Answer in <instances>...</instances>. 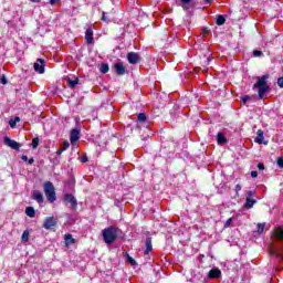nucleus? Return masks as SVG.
I'll use <instances>...</instances> for the list:
<instances>
[{
    "mask_svg": "<svg viewBox=\"0 0 283 283\" xmlns=\"http://www.w3.org/2000/svg\"><path fill=\"white\" fill-rule=\"evenodd\" d=\"M231 222H233L232 218L227 219V221L224 223V229H229V227H231Z\"/></svg>",
    "mask_w": 283,
    "mask_h": 283,
    "instance_id": "obj_35",
    "label": "nucleus"
},
{
    "mask_svg": "<svg viewBox=\"0 0 283 283\" xmlns=\"http://www.w3.org/2000/svg\"><path fill=\"white\" fill-rule=\"evenodd\" d=\"M209 34V28L205 27L202 29V36H207Z\"/></svg>",
    "mask_w": 283,
    "mask_h": 283,
    "instance_id": "obj_38",
    "label": "nucleus"
},
{
    "mask_svg": "<svg viewBox=\"0 0 283 283\" xmlns=\"http://www.w3.org/2000/svg\"><path fill=\"white\" fill-rule=\"evenodd\" d=\"M253 56H255V57L262 56V51H260V50H254V51H253Z\"/></svg>",
    "mask_w": 283,
    "mask_h": 283,
    "instance_id": "obj_37",
    "label": "nucleus"
},
{
    "mask_svg": "<svg viewBox=\"0 0 283 283\" xmlns=\"http://www.w3.org/2000/svg\"><path fill=\"white\" fill-rule=\"evenodd\" d=\"M101 72H102V74H107V72H109V65L105 64V63L102 64Z\"/></svg>",
    "mask_w": 283,
    "mask_h": 283,
    "instance_id": "obj_28",
    "label": "nucleus"
},
{
    "mask_svg": "<svg viewBox=\"0 0 283 283\" xmlns=\"http://www.w3.org/2000/svg\"><path fill=\"white\" fill-rule=\"evenodd\" d=\"M43 187L49 202H56V190L54 189V184L46 181L44 182Z\"/></svg>",
    "mask_w": 283,
    "mask_h": 283,
    "instance_id": "obj_3",
    "label": "nucleus"
},
{
    "mask_svg": "<svg viewBox=\"0 0 283 283\" xmlns=\"http://www.w3.org/2000/svg\"><path fill=\"white\" fill-rule=\"evenodd\" d=\"M269 253L270 255L276 258V260L283 262V245L277 248L276 250H273V248L269 247Z\"/></svg>",
    "mask_w": 283,
    "mask_h": 283,
    "instance_id": "obj_9",
    "label": "nucleus"
},
{
    "mask_svg": "<svg viewBox=\"0 0 283 283\" xmlns=\"http://www.w3.org/2000/svg\"><path fill=\"white\" fill-rule=\"evenodd\" d=\"M151 235H147L146 237V241H145V248L146 250L144 251V255H149V253H151V251H154V245L151 244Z\"/></svg>",
    "mask_w": 283,
    "mask_h": 283,
    "instance_id": "obj_13",
    "label": "nucleus"
},
{
    "mask_svg": "<svg viewBox=\"0 0 283 283\" xmlns=\"http://www.w3.org/2000/svg\"><path fill=\"white\" fill-rule=\"evenodd\" d=\"M0 83H1L2 85H8V78H6L4 75H2V76L0 77Z\"/></svg>",
    "mask_w": 283,
    "mask_h": 283,
    "instance_id": "obj_36",
    "label": "nucleus"
},
{
    "mask_svg": "<svg viewBox=\"0 0 283 283\" xmlns=\"http://www.w3.org/2000/svg\"><path fill=\"white\" fill-rule=\"evenodd\" d=\"M32 200H36L39 205L43 203V193H41L39 190L33 191Z\"/></svg>",
    "mask_w": 283,
    "mask_h": 283,
    "instance_id": "obj_17",
    "label": "nucleus"
},
{
    "mask_svg": "<svg viewBox=\"0 0 283 283\" xmlns=\"http://www.w3.org/2000/svg\"><path fill=\"white\" fill-rule=\"evenodd\" d=\"M272 238L276 240V242H283V228H274L272 231Z\"/></svg>",
    "mask_w": 283,
    "mask_h": 283,
    "instance_id": "obj_11",
    "label": "nucleus"
},
{
    "mask_svg": "<svg viewBox=\"0 0 283 283\" xmlns=\"http://www.w3.org/2000/svg\"><path fill=\"white\" fill-rule=\"evenodd\" d=\"M9 125H10V128H11V129H14V127H17V124H15L14 119H11V120L9 122Z\"/></svg>",
    "mask_w": 283,
    "mask_h": 283,
    "instance_id": "obj_41",
    "label": "nucleus"
},
{
    "mask_svg": "<svg viewBox=\"0 0 283 283\" xmlns=\"http://www.w3.org/2000/svg\"><path fill=\"white\" fill-rule=\"evenodd\" d=\"M205 62H208V65H209V63H211V59L206 57Z\"/></svg>",
    "mask_w": 283,
    "mask_h": 283,
    "instance_id": "obj_53",
    "label": "nucleus"
},
{
    "mask_svg": "<svg viewBox=\"0 0 283 283\" xmlns=\"http://www.w3.org/2000/svg\"><path fill=\"white\" fill-rule=\"evenodd\" d=\"M69 148H70V142L64 140L63 144L61 145V149L65 151Z\"/></svg>",
    "mask_w": 283,
    "mask_h": 283,
    "instance_id": "obj_31",
    "label": "nucleus"
},
{
    "mask_svg": "<svg viewBox=\"0 0 283 283\" xmlns=\"http://www.w3.org/2000/svg\"><path fill=\"white\" fill-rule=\"evenodd\" d=\"M251 176H252L253 178H258V171L252 170V171H251Z\"/></svg>",
    "mask_w": 283,
    "mask_h": 283,
    "instance_id": "obj_44",
    "label": "nucleus"
},
{
    "mask_svg": "<svg viewBox=\"0 0 283 283\" xmlns=\"http://www.w3.org/2000/svg\"><path fill=\"white\" fill-rule=\"evenodd\" d=\"M258 200L245 198L244 209H253V205H256Z\"/></svg>",
    "mask_w": 283,
    "mask_h": 283,
    "instance_id": "obj_20",
    "label": "nucleus"
},
{
    "mask_svg": "<svg viewBox=\"0 0 283 283\" xmlns=\"http://www.w3.org/2000/svg\"><path fill=\"white\" fill-rule=\"evenodd\" d=\"M64 202L65 205H70V208L73 209V211H76L78 209V201L76 200V197L72 193L64 195Z\"/></svg>",
    "mask_w": 283,
    "mask_h": 283,
    "instance_id": "obj_4",
    "label": "nucleus"
},
{
    "mask_svg": "<svg viewBox=\"0 0 283 283\" xmlns=\"http://www.w3.org/2000/svg\"><path fill=\"white\" fill-rule=\"evenodd\" d=\"M102 238L105 244H114V242H116V239L118 238V229L113 226L105 228L102 231Z\"/></svg>",
    "mask_w": 283,
    "mask_h": 283,
    "instance_id": "obj_2",
    "label": "nucleus"
},
{
    "mask_svg": "<svg viewBox=\"0 0 283 283\" xmlns=\"http://www.w3.org/2000/svg\"><path fill=\"white\" fill-rule=\"evenodd\" d=\"M255 143H258V145H262L264 143V130L259 129L256 132Z\"/></svg>",
    "mask_w": 283,
    "mask_h": 283,
    "instance_id": "obj_18",
    "label": "nucleus"
},
{
    "mask_svg": "<svg viewBox=\"0 0 283 283\" xmlns=\"http://www.w3.org/2000/svg\"><path fill=\"white\" fill-rule=\"evenodd\" d=\"M277 85L281 87V90H283V77L277 78Z\"/></svg>",
    "mask_w": 283,
    "mask_h": 283,
    "instance_id": "obj_39",
    "label": "nucleus"
},
{
    "mask_svg": "<svg viewBox=\"0 0 283 283\" xmlns=\"http://www.w3.org/2000/svg\"><path fill=\"white\" fill-rule=\"evenodd\" d=\"M32 3H41V0H31Z\"/></svg>",
    "mask_w": 283,
    "mask_h": 283,
    "instance_id": "obj_52",
    "label": "nucleus"
},
{
    "mask_svg": "<svg viewBox=\"0 0 283 283\" xmlns=\"http://www.w3.org/2000/svg\"><path fill=\"white\" fill-rule=\"evenodd\" d=\"M57 221L54 219V217H46L43 222V229H46V231H50V229H54L56 227Z\"/></svg>",
    "mask_w": 283,
    "mask_h": 283,
    "instance_id": "obj_8",
    "label": "nucleus"
},
{
    "mask_svg": "<svg viewBox=\"0 0 283 283\" xmlns=\"http://www.w3.org/2000/svg\"><path fill=\"white\" fill-rule=\"evenodd\" d=\"M115 74L117 76H125V74H127V67L125 66V64H123V62H118L115 64Z\"/></svg>",
    "mask_w": 283,
    "mask_h": 283,
    "instance_id": "obj_10",
    "label": "nucleus"
},
{
    "mask_svg": "<svg viewBox=\"0 0 283 283\" xmlns=\"http://www.w3.org/2000/svg\"><path fill=\"white\" fill-rule=\"evenodd\" d=\"M21 159L23 160V163H28V155H22Z\"/></svg>",
    "mask_w": 283,
    "mask_h": 283,
    "instance_id": "obj_46",
    "label": "nucleus"
},
{
    "mask_svg": "<svg viewBox=\"0 0 283 283\" xmlns=\"http://www.w3.org/2000/svg\"><path fill=\"white\" fill-rule=\"evenodd\" d=\"M3 144L7 146V147H10L11 149H15V151H19V149H21V144L18 143L17 140L14 139H11L10 137L6 136L3 138Z\"/></svg>",
    "mask_w": 283,
    "mask_h": 283,
    "instance_id": "obj_6",
    "label": "nucleus"
},
{
    "mask_svg": "<svg viewBox=\"0 0 283 283\" xmlns=\"http://www.w3.org/2000/svg\"><path fill=\"white\" fill-rule=\"evenodd\" d=\"M269 78H271V75L269 74L258 76L256 83L253 85V90H259L260 101L264 99V94L271 90V86H269Z\"/></svg>",
    "mask_w": 283,
    "mask_h": 283,
    "instance_id": "obj_1",
    "label": "nucleus"
},
{
    "mask_svg": "<svg viewBox=\"0 0 283 283\" xmlns=\"http://www.w3.org/2000/svg\"><path fill=\"white\" fill-rule=\"evenodd\" d=\"M264 227H266V223H258L256 233H264Z\"/></svg>",
    "mask_w": 283,
    "mask_h": 283,
    "instance_id": "obj_26",
    "label": "nucleus"
},
{
    "mask_svg": "<svg viewBox=\"0 0 283 283\" xmlns=\"http://www.w3.org/2000/svg\"><path fill=\"white\" fill-rule=\"evenodd\" d=\"M81 134V130L74 128L71 130L70 140L71 144L74 145L75 143H78V136Z\"/></svg>",
    "mask_w": 283,
    "mask_h": 283,
    "instance_id": "obj_15",
    "label": "nucleus"
},
{
    "mask_svg": "<svg viewBox=\"0 0 283 283\" xmlns=\"http://www.w3.org/2000/svg\"><path fill=\"white\" fill-rule=\"evenodd\" d=\"M39 143H40L39 137H34V138L32 139V148H33V149H36V147H39Z\"/></svg>",
    "mask_w": 283,
    "mask_h": 283,
    "instance_id": "obj_29",
    "label": "nucleus"
},
{
    "mask_svg": "<svg viewBox=\"0 0 283 283\" xmlns=\"http://www.w3.org/2000/svg\"><path fill=\"white\" fill-rule=\"evenodd\" d=\"M216 23H217V25H224V23H227V18H224V15L220 14L217 17Z\"/></svg>",
    "mask_w": 283,
    "mask_h": 283,
    "instance_id": "obj_23",
    "label": "nucleus"
},
{
    "mask_svg": "<svg viewBox=\"0 0 283 283\" xmlns=\"http://www.w3.org/2000/svg\"><path fill=\"white\" fill-rule=\"evenodd\" d=\"M276 165H277V167H280V169H283V158L282 157L277 158Z\"/></svg>",
    "mask_w": 283,
    "mask_h": 283,
    "instance_id": "obj_34",
    "label": "nucleus"
},
{
    "mask_svg": "<svg viewBox=\"0 0 283 283\" xmlns=\"http://www.w3.org/2000/svg\"><path fill=\"white\" fill-rule=\"evenodd\" d=\"M147 120V115L145 113H139L137 115V123H145Z\"/></svg>",
    "mask_w": 283,
    "mask_h": 283,
    "instance_id": "obj_24",
    "label": "nucleus"
},
{
    "mask_svg": "<svg viewBox=\"0 0 283 283\" xmlns=\"http://www.w3.org/2000/svg\"><path fill=\"white\" fill-rule=\"evenodd\" d=\"M234 191H235L237 196H240V191H242V185L238 184L234 188Z\"/></svg>",
    "mask_w": 283,
    "mask_h": 283,
    "instance_id": "obj_33",
    "label": "nucleus"
},
{
    "mask_svg": "<svg viewBox=\"0 0 283 283\" xmlns=\"http://www.w3.org/2000/svg\"><path fill=\"white\" fill-rule=\"evenodd\" d=\"M222 276V271L220 269H212L208 273V279L209 280H218Z\"/></svg>",
    "mask_w": 283,
    "mask_h": 283,
    "instance_id": "obj_14",
    "label": "nucleus"
},
{
    "mask_svg": "<svg viewBox=\"0 0 283 283\" xmlns=\"http://www.w3.org/2000/svg\"><path fill=\"white\" fill-rule=\"evenodd\" d=\"M258 169H259V171H264V164L259 163L258 164Z\"/></svg>",
    "mask_w": 283,
    "mask_h": 283,
    "instance_id": "obj_42",
    "label": "nucleus"
},
{
    "mask_svg": "<svg viewBox=\"0 0 283 283\" xmlns=\"http://www.w3.org/2000/svg\"><path fill=\"white\" fill-rule=\"evenodd\" d=\"M67 83H69L70 87H72V90H74V87H76V85H78V83H81V80L78 77H75L74 80L69 77Z\"/></svg>",
    "mask_w": 283,
    "mask_h": 283,
    "instance_id": "obj_21",
    "label": "nucleus"
},
{
    "mask_svg": "<svg viewBox=\"0 0 283 283\" xmlns=\"http://www.w3.org/2000/svg\"><path fill=\"white\" fill-rule=\"evenodd\" d=\"M63 151H65L63 148L56 150V156H61V154H63Z\"/></svg>",
    "mask_w": 283,
    "mask_h": 283,
    "instance_id": "obj_45",
    "label": "nucleus"
},
{
    "mask_svg": "<svg viewBox=\"0 0 283 283\" xmlns=\"http://www.w3.org/2000/svg\"><path fill=\"white\" fill-rule=\"evenodd\" d=\"M217 143L218 145H227L228 140L227 137L224 136V133H218Z\"/></svg>",
    "mask_w": 283,
    "mask_h": 283,
    "instance_id": "obj_19",
    "label": "nucleus"
},
{
    "mask_svg": "<svg viewBox=\"0 0 283 283\" xmlns=\"http://www.w3.org/2000/svg\"><path fill=\"white\" fill-rule=\"evenodd\" d=\"M61 0H50L51 6H54V3L59 2Z\"/></svg>",
    "mask_w": 283,
    "mask_h": 283,
    "instance_id": "obj_51",
    "label": "nucleus"
},
{
    "mask_svg": "<svg viewBox=\"0 0 283 283\" xmlns=\"http://www.w3.org/2000/svg\"><path fill=\"white\" fill-rule=\"evenodd\" d=\"M248 101H251V96L244 95V96L242 97V102H243L244 104H247Z\"/></svg>",
    "mask_w": 283,
    "mask_h": 283,
    "instance_id": "obj_40",
    "label": "nucleus"
},
{
    "mask_svg": "<svg viewBox=\"0 0 283 283\" xmlns=\"http://www.w3.org/2000/svg\"><path fill=\"white\" fill-rule=\"evenodd\" d=\"M245 198H249V199L255 198V191L254 190H248Z\"/></svg>",
    "mask_w": 283,
    "mask_h": 283,
    "instance_id": "obj_30",
    "label": "nucleus"
},
{
    "mask_svg": "<svg viewBox=\"0 0 283 283\" xmlns=\"http://www.w3.org/2000/svg\"><path fill=\"white\" fill-rule=\"evenodd\" d=\"M64 244L65 247H70V244H76V239L71 233H66L64 235Z\"/></svg>",
    "mask_w": 283,
    "mask_h": 283,
    "instance_id": "obj_16",
    "label": "nucleus"
},
{
    "mask_svg": "<svg viewBox=\"0 0 283 283\" xmlns=\"http://www.w3.org/2000/svg\"><path fill=\"white\" fill-rule=\"evenodd\" d=\"M25 213L29 218H34L36 216V210H34V207H27Z\"/></svg>",
    "mask_w": 283,
    "mask_h": 283,
    "instance_id": "obj_22",
    "label": "nucleus"
},
{
    "mask_svg": "<svg viewBox=\"0 0 283 283\" xmlns=\"http://www.w3.org/2000/svg\"><path fill=\"white\" fill-rule=\"evenodd\" d=\"M13 122H14L15 124H17V123H21V117L15 116L14 119H13Z\"/></svg>",
    "mask_w": 283,
    "mask_h": 283,
    "instance_id": "obj_43",
    "label": "nucleus"
},
{
    "mask_svg": "<svg viewBox=\"0 0 283 283\" xmlns=\"http://www.w3.org/2000/svg\"><path fill=\"white\" fill-rule=\"evenodd\" d=\"M88 158L87 156L82 157L81 163H87Z\"/></svg>",
    "mask_w": 283,
    "mask_h": 283,
    "instance_id": "obj_50",
    "label": "nucleus"
},
{
    "mask_svg": "<svg viewBox=\"0 0 283 283\" xmlns=\"http://www.w3.org/2000/svg\"><path fill=\"white\" fill-rule=\"evenodd\" d=\"M126 260L132 266H136V264H138L136 260H134V258H132L129 254H126Z\"/></svg>",
    "mask_w": 283,
    "mask_h": 283,
    "instance_id": "obj_27",
    "label": "nucleus"
},
{
    "mask_svg": "<svg viewBox=\"0 0 283 283\" xmlns=\"http://www.w3.org/2000/svg\"><path fill=\"white\" fill-rule=\"evenodd\" d=\"M105 14H107V13H106V12H103L102 21H107V17H106Z\"/></svg>",
    "mask_w": 283,
    "mask_h": 283,
    "instance_id": "obj_49",
    "label": "nucleus"
},
{
    "mask_svg": "<svg viewBox=\"0 0 283 283\" xmlns=\"http://www.w3.org/2000/svg\"><path fill=\"white\" fill-rule=\"evenodd\" d=\"M33 67L38 74H45V60L38 59L36 62L33 64Z\"/></svg>",
    "mask_w": 283,
    "mask_h": 283,
    "instance_id": "obj_7",
    "label": "nucleus"
},
{
    "mask_svg": "<svg viewBox=\"0 0 283 283\" xmlns=\"http://www.w3.org/2000/svg\"><path fill=\"white\" fill-rule=\"evenodd\" d=\"M127 61L130 63V65H138L140 61H143V57H140V54L136 52H128L127 53Z\"/></svg>",
    "mask_w": 283,
    "mask_h": 283,
    "instance_id": "obj_5",
    "label": "nucleus"
},
{
    "mask_svg": "<svg viewBox=\"0 0 283 283\" xmlns=\"http://www.w3.org/2000/svg\"><path fill=\"white\" fill-rule=\"evenodd\" d=\"M84 39H85L87 45L94 44V30L92 28L86 29Z\"/></svg>",
    "mask_w": 283,
    "mask_h": 283,
    "instance_id": "obj_12",
    "label": "nucleus"
},
{
    "mask_svg": "<svg viewBox=\"0 0 283 283\" xmlns=\"http://www.w3.org/2000/svg\"><path fill=\"white\" fill-rule=\"evenodd\" d=\"M206 6H211L213 3V0H205Z\"/></svg>",
    "mask_w": 283,
    "mask_h": 283,
    "instance_id": "obj_48",
    "label": "nucleus"
},
{
    "mask_svg": "<svg viewBox=\"0 0 283 283\" xmlns=\"http://www.w3.org/2000/svg\"><path fill=\"white\" fill-rule=\"evenodd\" d=\"M30 165H34V157H31L30 159H28V161Z\"/></svg>",
    "mask_w": 283,
    "mask_h": 283,
    "instance_id": "obj_47",
    "label": "nucleus"
},
{
    "mask_svg": "<svg viewBox=\"0 0 283 283\" xmlns=\"http://www.w3.org/2000/svg\"><path fill=\"white\" fill-rule=\"evenodd\" d=\"M179 1H180V3L184 4L182 6L184 10H187V7H185V6H189V3H191V0H179Z\"/></svg>",
    "mask_w": 283,
    "mask_h": 283,
    "instance_id": "obj_32",
    "label": "nucleus"
},
{
    "mask_svg": "<svg viewBox=\"0 0 283 283\" xmlns=\"http://www.w3.org/2000/svg\"><path fill=\"white\" fill-rule=\"evenodd\" d=\"M22 242H28L30 240V231L24 230L21 237Z\"/></svg>",
    "mask_w": 283,
    "mask_h": 283,
    "instance_id": "obj_25",
    "label": "nucleus"
}]
</instances>
